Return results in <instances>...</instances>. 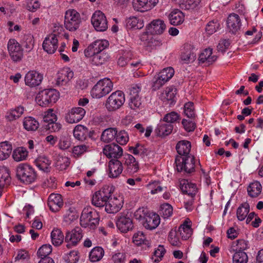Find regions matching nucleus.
Masks as SVG:
<instances>
[{
	"label": "nucleus",
	"instance_id": "nucleus-15",
	"mask_svg": "<svg viewBox=\"0 0 263 263\" xmlns=\"http://www.w3.org/2000/svg\"><path fill=\"white\" fill-rule=\"evenodd\" d=\"M58 47V39L55 34L48 35L43 43V49L49 54H53Z\"/></svg>",
	"mask_w": 263,
	"mask_h": 263
},
{
	"label": "nucleus",
	"instance_id": "nucleus-39",
	"mask_svg": "<svg viewBox=\"0 0 263 263\" xmlns=\"http://www.w3.org/2000/svg\"><path fill=\"white\" fill-rule=\"evenodd\" d=\"M51 238L52 244L59 246L63 242L64 236L60 229H54L51 233Z\"/></svg>",
	"mask_w": 263,
	"mask_h": 263
},
{
	"label": "nucleus",
	"instance_id": "nucleus-24",
	"mask_svg": "<svg viewBox=\"0 0 263 263\" xmlns=\"http://www.w3.org/2000/svg\"><path fill=\"white\" fill-rule=\"evenodd\" d=\"M193 46L191 44H185L180 54V60L183 64L192 62L196 59V54L193 51Z\"/></svg>",
	"mask_w": 263,
	"mask_h": 263
},
{
	"label": "nucleus",
	"instance_id": "nucleus-57",
	"mask_svg": "<svg viewBox=\"0 0 263 263\" xmlns=\"http://www.w3.org/2000/svg\"><path fill=\"white\" fill-rule=\"evenodd\" d=\"M129 107L135 110L140 109L142 108V100L141 97H131L129 98Z\"/></svg>",
	"mask_w": 263,
	"mask_h": 263
},
{
	"label": "nucleus",
	"instance_id": "nucleus-60",
	"mask_svg": "<svg viewBox=\"0 0 263 263\" xmlns=\"http://www.w3.org/2000/svg\"><path fill=\"white\" fill-rule=\"evenodd\" d=\"M89 148V146L86 144L77 145L73 147L72 154L74 157H79L85 152L88 151Z\"/></svg>",
	"mask_w": 263,
	"mask_h": 263
},
{
	"label": "nucleus",
	"instance_id": "nucleus-22",
	"mask_svg": "<svg viewBox=\"0 0 263 263\" xmlns=\"http://www.w3.org/2000/svg\"><path fill=\"white\" fill-rule=\"evenodd\" d=\"M165 29L164 22L160 19L153 21L147 27V32L152 34H161Z\"/></svg>",
	"mask_w": 263,
	"mask_h": 263
},
{
	"label": "nucleus",
	"instance_id": "nucleus-36",
	"mask_svg": "<svg viewBox=\"0 0 263 263\" xmlns=\"http://www.w3.org/2000/svg\"><path fill=\"white\" fill-rule=\"evenodd\" d=\"M88 136V129L83 125H77L73 129V136L76 139L83 141Z\"/></svg>",
	"mask_w": 263,
	"mask_h": 263
},
{
	"label": "nucleus",
	"instance_id": "nucleus-49",
	"mask_svg": "<svg viewBox=\"0 0 263 263\" xmlns=\"http://www.w3.org/2000/svg\"><path fill=\"white\" fill-rule=\"evenodd\" d=\"M174 70L171 67H167L163 69L158 74L165 83L168 82L174 75Z\"/></svg>",
	"mask_w": 263,
	"mask_h": 263
},
{
	"label": "nucleus",
	"instance_id": "nucleus-37",
	"mask_svg": "<svg viewBox=\"0 0 263 263\" xmlns=\"http://www.w3.org/2000/svg\"><path fill=\"white\" fill-rule=\"evenodd\" d=\"M24 111V108L22 106H19L9 110L7 112L6 117L10 121H13L20 118Z\"/></svg>",
	"mask_w": 263,
	"mask_h": 263
},
{
	"label": "nucleus",
	"instance_id": "nucleus-42",
	"mask_svg": "<svg viewBox=\"0 0 263 263\" xmlns=\"http://www.w3.org/2000/svg\"><path fill=\"white\" fill-rule=\"evenodd\" d=\"M109 59V55L106 53H96L93 57L89 59V62L94 65H101L105 63Z\"/></svg>",
	"mask_w": 263,
	"mask_h": 263
},
{
	"label": "nucleus",
	"instance_id": "nucleus-51",
	"mask_svg": "<svg viewBox=\"0 0 263 263\" xmlns=\"http://www.w3.org/2000/svg\"><path fill=\"white\" fill-rule=\"evenodd\" d=\"M200 2V0H183L179 6L182 9H193L198 6Z\"/></svg>",
	"mask_w": 263,
	"mask_h": 263
},
{
	"label": "nucleus",
	"instance_id": "nucleus-6",
	"mask_svg": "<svg viewBox=\"0 0 263 263\" xmlns=\"http://www.w3.org/2000/svg\"><path fill=\"white\" fill-rule=\"evenodd\" d=\"M125 101L123 92L117 90L112 92L107 99L105 106L108 111H115L120 109Z\"/></svg>",
	"mask_w": 263,
	"mask_h": 263
},
{
	"label": "nucleus",
	"instance_id": "nucleus-3",
	"mask_svg": "<svg viewBox=\"0 0 263 263\" xmlns=\"http://www.w3.org/2000/svg\"><path fill=\"white\" fill-rule=\"evenodd\" d=\"M99 222V214L90 207L85 208L80 217V224L82 227H88L90 229H95Z\"/></svg>",
	"mask_w": 263,
	"mask_h": 263
},
{
	"label": "nucleus",
	"instance_id": "nucleus-11",
	"mask_svg": "<svg viewBox=\"0 0 263 263\" xmlns=\"http://www.w3.org/2000/svg\"><path fill=\"white\" fill-rule=\"evenodd\" d=\"M83 237L82 230L80 227H76L71 231H68L65 237L66 247L70 248L77 246Z\"/></svg>",
	"mask_w": 263,
	"mask_h": 263
},
{
	"label": "nucleus",
	"instance_id": "nucleus-47",
	"mask_svg": "<svg viewBox=\"0 0 263 263\" xmlns=\"http://www.w3.org/2000/svg\"><path fill=\"white\" fill-rule=\"evenodd\" d=\"M178 231L183 240H186L189 238L192 234V230L191 226L187 224L186 222H184L183 224L179 227Z\"/></svg>",
	"mask_w": 263,
	"mask_h": 263
},
{
	"label": "nucleus",
	"instance_id": "nucleus-52",
	"mask_svg": "<svg viewBox=\"0 0 263 263\" xmlns=\"http://www.w3.org/2000/svg\"><path fill=\"white\" fill-rule=\"evenodd\" d=\"M116 140L121 145H125L129 140L128 133L124 130H121L119 132L117 131L116 135Z\"/></svg>",
	"mask_w": 263,
	"mask_h": 263
},
{
	"label": "nucleus",
	"instance_id": "nucleus-31",
	"mask_svg": "<svg viewBox=\"0 0 263 263\" xmlns=\"http://www.w3.org/2000/svg\"><path fill=\"white\" fill-rule=\"evenodd\" d=\"M12 147L8 141L0 143V160L3 161L8 158L12 152Z\"/></svg>",
	"mask_w": 263,
	"mask_h": 263
},
{
	"label": "nucleus",
	"instance_id": "nucleus-10",
	"mask_svg": "<svg viewBox=\"0 0 263 263\" xmlns=\"http://www.w3.org/2000/svg\"><path fill=\"white\" fill-rule=\"evenodd\" d=\"M91 21L93 27L98 31H104L108 28L106 17L101 11H97L93 14Z\"/></svg>",
	"mask_w": 263,
	"mask_h": 263
},
{
	"label": "nucleus",
	"instance_id": "nucleus-12",
	"mask_svg": "<svg viewBox=\"0 0 263 263\" xmlns=\"http://www.w3.org/2000/svg\"><path fill=\"white\" fill-rule=\"evenodd\" d=\"M116 225L118 229L122 233H126L134 227L133 220L127 214L120 213L118 216Z\"/></svg>",
	"mask_w": 263,
	"mask_h": 263
},
{
	"label": "nucleus",
	"instance_id": "nucleus-7",
	"mask_svg": "<svg viewBox=\"0 0 263 263\" xmlns=\"http://www.w3.org/2000/svg\"><path fill=\"white\" fill-rule=\"evenodd\" d=\"M175 164L178 172L184 171L191 173L195 170V157L194 156H177Z\"/></svg>",
	"mask_w": 263,
	"mask_h": 263
},
{
	"label": "nucleus",
	"instance_id": "nucleus-14",
	"mask_svg": "<svg viewBox=\"0 0 263 263\" xmlns=\"http://www.w3.org/2000/svg\"><path fill=\"white\" fill-rule=\"evenodd\" d=\"M158 2L159 0H134L133 7L135 10L144 12L153 8Z\"/></svg>",
	"mask_w": 263,
	"mask_h": 263
},
{
	"label": "nucleus",
	"instance_id": "nucleus-43",
	"mask_svg": "<svg viewBox=\"0 0 263 263\" xmlns=\"http://www.w3.org/2000/svg\"><path fill=\"white\" fill-rule=\"evenodd\" d=\"M126 26L130 28L140 29L144 26L143 21L136 16H130L126 19Z\"/></svg>",
	"mask_w": 263,
	"mask_h": 263
},
{
	"label": "nucleus",
	"instance_id": "nucleus-48",
	"mask_svg": "<svg viewBox=\"0 0 263 263\" xmlns=\"http://www.w3.org/2000/svg\"><path fill=\"white\" fill-rule=\"evenodd\" d=\"M92 46L95 49L96 53H105L103 51L109 45L108 42L105 40H97L92 44Z\"/></svg>",
	"mask_w": 263,
	"mask_h": 263
},
{
	"label": "nucleus",
	"instance_id": "nucleus-27",
	"mask_svg": "<svg viewBox=\"0 0 263 263\" xmlns=\"http://www.w3.org/2000/svg\"><path fill=\"white\" fill-rule=\"evenodd\" d=\"M217 60V56L213 54L212 49H205L199 55V61L201 63L210 65Z\"/></svg>",
	"mask_w": 263,
	"mask_h": 263
},
{
	"label": "nucleus",
	"instance_id": "nucleus-29",
	"mask_svg": "<svg viewBox=\"0 0 263 263\" xmlns=\"http://www.w3.org/2000/svg\"><path fill=\"white\" fill-rule=\"evenodd\" d=\"M191 144L186 140H182L178 142L176 146L177 153L180 156H191L190 155L191 151Z\"/></svg>",
	"mask_w": 263,
	"mask_h": 263
},
{
	"label": "nucleus",
	"instance_id": "nucleus-2",
	"mask_svg": "<svg viewBox=\"0 0 263 263\" xmlns=\"http://www.w3.org/2000/svg\"><path fill=\"white\" fill-rule=\"evenodd\" d=\"M16 172L18 179L27 184L35 182L37 178L35 169L26 163L20 164L16 167Z\"/></svg>",
	"mask_w": 263,
	"mask_h": 263
},
{
	"label": "nucleus",
	"instance_id": "nucleus-20",
	"mask_svg": "<svg viewBox=\"0 0 263 263\" xmlns=\"http://www.w3.org/2000/svg\"><path fill=\"white\" fill-rule=\"evenodd\" d=\"M105 210L109 213H116L122 207L123 198H106Z\"/></svg>",
	"mask_w": 263,
	"mask_h": 263
},
{
	"label": "nucleus",
	"instance_id": "nucleus-44",
	"mask_svg": "<svg viewBox=\"0 0 263 263\" xmlns=\"http://www.w3.org/2000/svg\"><path fill=\"white\" fill-rule=\"evenodd\" d=\"M249 211V204L247 202L242 203L237 210L236 215L238 220H243L248 215Z\"/></svg>",
	"mask_w": 263,
	"mask_h": 263
},
{
	"label": "nucleus",
	"instance_id": "nucleus-9",
	"mask_svg": "<svg viewBox=\"0 0 263 263\" xmlns=\"http://www.w3.org/2000/svg\"><path fill=\"white\" fill-rule=\"evenodd\" d=\"M7 49L12 61L15 63L21 62L24 58V50L21 44L15 39H10Z\"/></svg>",
	"mask_w": 263,
	"mask_h": 263
},
{
	"label": "nucleus",
	"instance_id": "nucleus-23",
	"mask_svg": "<svg viewBox=\"0 0 263 263\" xmlns=\"http://www.w3.org/2000/svg\"><path fill=\"white\" fill-rule=\"evenodd\" d=\"M73 77V72L69 68H64L57 73L56 84L58 86L65 85Z\"/></svg>",
	"mask_w": 263,
	"mask_h": 263
},
{
	"label": "nucleus",
	"instance_id": "nucleus-59",
	"mask_svg": "<svg viewBox=\"0 0 263 263\" xmlns=\"http://www.w3.org/2000/svg\"><path fill=\"white\" fill-rule=\"evenodd\" d=\"M57 116L55 114L52 109H49L44 112L43 115V121L47 124L51 122L57 121Z\"/></svg>",
	"mask_w": 263,
	"mask_h": 263
},
{
	"label": "nucleus",
	"instance_id": "nucleus-13",
	"mask_svg": "<svg viewBox=\"0 0 263 263\" xmlns=\"http://www.w3.org/2000/svg\"><path fill=\"white\" fill-rule=\"evenodd\" d=\"M86 114L85 110L81 107H75L72 108L66 114L65 118L67 122L69 123H76L80 121Z\"/></svg>",
	"mask_w": 263,
	"mask_h": 263
},
{
	"label": "nucleus",
	"instance_id": "nucleus-45",
	"mask_svg": "<svg viewBox=\"0 0 263 263\" xmlns=\"http://www.w3.org/2000/svg\"><path fill=\"white\" fill-rule=\"evenodd\" d=\"M28 156V152L23 147H17L13 152L12 157L14 160L19 162L24 160Z\"/></svg>",
	"mask_w": 263,
	"mask_h": 263
},
{
	"label": "nucleus",
	"instance_id": "nucleus-17",
	"mask_svg": "<svg viewBox=\"0 0 263 263\" xmlns=\"http://www.w3.org/2000/svg\"><path fill=\"white\" fill-rule=\"evenodd\" d=\"M43 79L42 74L35 70H30L25 75V83L30 87H36L41 83Z\"/></svg>",
	"mask_w": 263,
	"mask_h": 263
},
{
	"label": "nucleus",
	"instance_id": "nucleus-26",
	"mask_svg": "<svg viewBox=\"0 0 263 263\" xmlns=\"http://www.w3.org/2000/svg\"><path fill=\"white\" fill-rule=\"evenodd\" d=\"M168 18L171 25L177 26L181 24L184 21V15L179 9L172 10L168 15Z\"/></svg>",
	"mask_w": 263,
	"mask_h": 263
},
{
	"label": "nucleus",
	"instance_id": "nucleus-38",
	"mask_svg": "<svg viewBox=\"0 0 263 263\" xmlns=\"http://www.w3.org/2000/svg\"><path fill=\"white\" fill-rule=\"evenodd\" d=\"M262 186L258 181H254L250 184L248 187V193L251 197H256L261 193Z\"/></svg>",
	"mask_w": 263,
	"mask_h": 263
},
{
	"label": "nucleus",
	"instance_id": "nucleus-1",
	"mask_svg": "<svg viewBox=\"0 0 263 263\" xmlns=\"http://www.w3.org/2000/svg\"><path fill=\"white\" fill-rule=\"evenodd\" d=\"M134 216L136 219L141 221L143 227L147 230L156 229L160 222L159 215L143 207L139 208L135 212Z\"/></svg>",
	"mask_w": 263,
	"mask_h": 263
},
{
	"label": "nucleus",
	"instance_id": "nucleus-40",
	"mask_svg": "<svg viewBox=\"0 0 263 263\" xmlns=\"http://www.w3.org/2000/svg\"><path fill=\"white\" fill-rule=\"evenodd\" d=\"M117 131L116 128H108L105 129L101 135V140L106 143L111 142L116 138Z\"/></svg>",
	"mask_w": 263,
	"mask_h": 263
},
{
	"label": "nucleus",
	"instance_id": "nucleus-64",
	"mask_svg": "<svg viewBox=\"0 0 263 263\" xmlns=\"http://www.w3.org/2000/svg\"><path fill=\"white\" fill-rule=\"evenodd\" d=\"M65 259L68 263H76L79 259L78 252L77 251H71L65 256Z\"/></svg>",
	"mask_w": 263,
	"mask_h": 263
},
{
	"label": "nucleus",
	"instance_id": "nucleus-61",
	"mask_svg": "<svg viewBox=\"0 0 263 263\" xmlns=\"http://www.w3.org/2000/svg\"><path fill=\"white\" fill-rule=\"evenodd\" d=\"M166 251L163 246L159 245L157 249L154 252V256L153 259L155 262H159L163 257Z\"/></svg>",
	"mask_w": 263,
	"mask_h": 263
},
{
	"label": "nucleus",
	"instance_id": "nucleus-5",
	"mask_svg": "<svg viewBox=\"0 0 263 263\" xmlns=\"http://www.w3.org/2000/svg\"><path fill=\"white\" fill-rule=\"evenodd\" d=\"M113 84L108 78L99 81L91 90L92 98L100 99L109 93L112 89Z\"/></svg>",
	"mask_w": 263,
	"mask_h": 263
},
{
	"label": "nucleus",
	"instance_id": "nucleus-46",
	"mask_svg": "<svg viewBox=\"0 0 263 263\" xmlns=\"http://www.w3.org/2000/svg\"><path fill=\"white\" fill-rule=\"evenodd\" d=\"M11 182L9 170L5 166L0 167V182L8 186Z\"/></svg>",
	"mask_w": 263,
	"mask_h": 263
},
{
	"label": "nucleus",
	"instance_id": "nucleus-35",
	"mask_svg": "<svg viewBox=\"0 0 263 263\" xmlns=\"http://www.w3.org/2000/svg\"><path fill=\"white\" fill-rule=\"evenodd\" d=\"M104 255V251L101 247L93 248L89 252V258L91 262H95L100 261Z\"/></svg>",
	"mask_w": 263,
	"mask_h": 263
},
{
	"label": "nucleus",
	"instance_id": "nucleus-32",
	"mask_svg": "<svg viewBox=\"0 0 263 263\" xmlns=\"http://www.w3.org/2000/svg\"><path fill=\"white\" fill-rule=\"evenodd\" d=\"M115 190V188L112 185H104L100 190L95 193L93 197H111Z\"/></svg>",
	"mask_w": 263,
	"mask_h": 263
},
{
	"label": "nucleus",
	"instance_id": "nucleus-58",
	"mask_svg": "<svg viewBox=\"0 0 263 263\" xmlns=\"http://www.w3.org/2000/svg\"><path fill=\"white\" fill-rule=\"evenodd\" d=\"M165 83V82L162 80L159 74L157 73L153 79L152 89L154 91L157 90L162 87Z\"/></svg>",
	"mask_w": 263,
	"mask_h": 263
},
{
	"label": "nucleus",
	"instance_id": "nucleus-53",
	"mask_svg": "<svg viewBox=\"0 0 263 263\" xmlns=\"http://www.w3.org/2000/svg\"><path fill=\"white\" fill-rule=\"evenodd\" d=\"M220 27V24L217 20H213L209 22L205 27L206 32L211 35L215 33Z\"/></svg>",
	"mask_w": 263,
	"mask_h": 263
},
{
	"label": "nucleus",
	"instance_id": "nucleus-63",
	"mask_svg": "<svg viewBox=\"0 0 263 263\" xmlns=\"http://www.w3.org/2000/svg\"><path fill=\"white\" fill-rule=\"evenodd\" d=\"M78 217L79 215L78 213L70 208L69 209L68 212L64 216V219L65 222L69 224L77 220Z\"/></svg>",
	"mask_w": 263,
	"mask_h": 263
},
{
	"label": "nucleus",
	"instance_id": "nucleus-50",
	"mask_svg": "<svg viewBox=\"0 0 263 263\" xmlns=\"http://www.w3.org/2000/svg\"><path fill=\"white\" fill-rule=\"evenodd\" d=\"M248 261V255L244 251L235 252L233 255V263H247Z\"/></svg>",
	"mask_w": 263,
	"mask_h": 263
},
{
	"label": "nucleus",
	"instance_id": "nucleus-16",
	"mask_svg": "<svg viewBox=\"0 0 263 263\" xmlns=\"http://www.w3.org/2000/svg\"><path fill=\"white\" fill-rule=\"evenodd\" d=\"M227 26L230 32L236 34L241 29V22L239 16L234 13L229 15L227 20Z\"/></svg>",
	"mask_w": 263,
	"mask_h": 263
},
{
	"label": "nucleus",
	"instance_id": "nucleus-41",
	"mask_svg": "<svg viewBox=\"0 0 263 263\" xmlns=\"http://www.w3.org/2000/svg\"><path fill=\"white\" fill-rule=\"evenodd\" d=\"M47 205L52 212H57L63 205V198H48Z\"/></svg>",
	"mask_w": 263,
	"mask_h": 263
},
{
	"label": "nucleus",
	"instance_id": "nucleus-62",
	"mask_svg": "<svg viewBox=\"0 0 263 263\" xmlns=\"http://www.w3.org/2000/svg\"><path fill=\"white\" fill-rule=\"evenodd\" d=\"M133 54L130 51L124 52L122 57L119 58L118 64L120 66L123 67L127 65L132 60Z\"/></svg>",
	"mask_w": 263,
	"mask_h": 263
},
{
	"label": "nucleus",
	"instance_id": "nucleus-33",
	"mask_svg": "<svg viewBox=\"0 0 263 263\" xmlns=\"http://www.w3.org/2000/svg\"><path fill=\"white\" fill-rule=\"evenodd\" d=\"M133 241L137 246L145 245L147 248L151 246V242L147 239L142 231L136 233L133 237Z\"/></svg>",
	"mask_w": 263,
	"mask_h": 263
},
{
	"label": "nucleus",
	"instance_id": "nucleus-4",
	"mask_svg": "<svg viewBox=\"0 0 263 263\" xmlns=\"http://www.w3.org/2000/svg\"><path fill=\"white\" fill-rule=\"evenodd\" d=\"M59 98V92L54 89H46L40 91L36 97L37 103L46 107L55 103Z\"/></svg>",
	"mask_w": 263,
	"mask_h": 263
},
{
	"label": "nucleus",
	"instance_id": "nucleus-25",
	"mask_svg": "<svg viewBox=\"0 0 263 263\" xmlns=\"http://www.w3.org/2000/svg\"><path fill=\"white\" fill-rule=\"evenodd\" d=\"M180 189L183 194L192 197L196 196L197 193V187L195 183L189 182L187 180L183 179L180 182Z\"/></svg>",
	"mask_w": 263,
	"mask_h": 263
},
{
	"label": "nucleus",
	"instance_id": "nucleus-55",
	"mask_svg": "<svg viewBox=\"0 0 263 263\" xmlns=\"http://www.w3.org/2000/svg\"><path fill=\"white\" fill-rule=\"evenodd\" d=\"M173 214V207L168 203L162 204L160 208V214L164 218H167Z\"/></svg>",
	"mask_w": 263,
	"mask_h": 263
},
{
	"label": "nucleus",
	"instance_id": "nucleus-28",
	"mask_svg": "<svg viewBox=\"0 0 263 263\" xmlns=\"http://www.w3.org/2000/svg\"><path fill=\"white\" fill-rule=\"evenodd\" d=\"M35 165L44 172L48 173L50 171L51 160L47 157L40 156L34 161Z\"/></svg>",
	"mask_w": 263,
	"mask_h": 263
},
{
	"label": "nucleus",
	"instance_id": "nucleus-34",
	"mask_svg": "<svg viewBox=\"0 0 263 263\" xmlns=\"http://www.w3.org/2000/svg\"><path fill=\"white\" fill-rule=\"evenodd\" d=\"M23 126L27 131H35L39 127V123L32 117H26L23 120Z\"/></svg>",
	"mask_w": 263,
	"mask_h": 263
},
{
	"label": "nucleus",
	"instance_id": "nucleus-8",
	"mask_svg": "<svg viewBox=\"0 0 263 263\" xmlns=\"http://www.w3.org/2000/svg\"><path fill=\"white\" fill-rule=\"evenodd\" d=\"M81 22L79 13L74 9L68 10L65 15L64 25L65 28L70 31L77 30Z\"/></svg>",
	"mask_w": 263,
	"mask_h": 263
},
{
	"label": "nucleus",
	"instance_id": "nucleus-19",
	"mask_svg": "<svg viewBox=\"0 0 263 263\" xmlns=\"http://www.w3.org/2000/svg\"><path fill=\"white\" fill-rule=\"evenodd\" d=\"M122 161L126 167V171L129 174H133L139 170L138 162L133 155L130 154L124 155L122 158Z\"/></svg>",
	"mask_w": 263,
	"mask_h": 263
},
{
	"label": "nucleus",
	"instance_id": "nucleus-54",
	"mask_svg": "<svg viewBox=\"0 0 263 263\" xmlns=\"http://www.w3.org/2000/svg\"><path fill=\"white\" fill-rule=\"evenodd\" d=\"M52 252V246L50 245H44L41 247L37 251V254L39 257L44 259L45 257H49L48 256Z\"/></svg>",
	"mask_w": 263,
	"mask_h": 263
},
{
	"label": "nucleus",
	"instance_id": "nucleus-21",
	"mask_svg": "<svg viewBox=\"0 0 263 263\" xmlns=\"http://www.w3.org/2000/svg\"><path fill=\"white\" fill-rule=\"evenodd\" d=\"M123 162L119 159H111L108 163L109 171V176L111 178L118 177L122 172L123 166Z\"/></svg>",
	"mask_w": 263,
	"mask_h": 263
},
{
	"label": "nucleus",
	"instance_id": "nucleus-30",
	"mask_svg": "<svg viewBox=\"0 0 263 263\" xmlns=\"http://www.w3.org/2000/svg\"><path fill=\"white\" fill-rule=\"evenodd\" d=\"M173 125L167 122L160 123L156 128L155 132L159 136H165L170 135L173 130Z\"/></svg>",
	"mask_w": 263,
	"mask_h": 263
},
{
	"label": "nucleus",
	"instance_id": "nucleus-18",
	"mask_svg": "<svg viewBox=\"0 0 263 263\" xmlns=\"http://www.w3.org/2000/svg\"><path fill=\"white\" fill-rule=\"evenodd\" d=\"M103 152L107 157L112 159L121 158L123 155L122 148L115 143L106 145L103 148Z\"/></svg>",
	"mask_w": 263,
	"mask_h": 263
},
{
	"label": "nucleus",
	"instance_id": "nucleus-56",
	"mask_svg": "<svg viewBox=\"0 0 263 263\" xmlns=\"http://www.w3.org/2000/svg\"><path fill=\"white\" fill-rule=\"evenodd\" d=\"M177 93V88L174 86H170L165 88V97L167 100L174 102Z\"/></svg>",
	"mask_w": 263,
	"mask_h": 263
}]
</instances>
